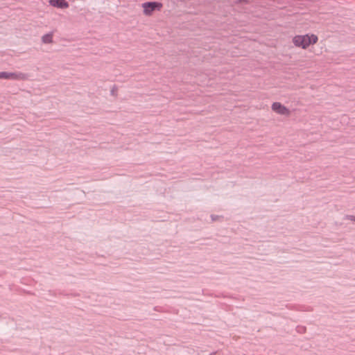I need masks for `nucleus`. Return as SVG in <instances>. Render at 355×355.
<instances>
[{"instance_id": "nucleus-1", "label": "nucleus", "mask_w": 355, "mask_h": 355, "mask_svg": "<svg viewBox=\"0 0 355 355\" xmlns=\"http://www.w3.org/2000/svg\"><path fill=\"white\" fill-rule=\"evenodd\" d=\"M318 37L315 34L296 35L292 38L293 45L302 49H308L311 45L315 44Z\"/></svg>"}, {"instance_id": "nucleus-2", "label": "nucleus", "mask_w": 355, "mask_h": 355, "mask_svg": "<svg viewBox=\"0 0 355 355\" xmlns=\"http://www.w3.org/2000/svg\"><path fill=\"white\" fill-rule=\"evenodd\" d=\"M143 14L146 16H151L155 12L160 11L162 4L159 2H145L141 4Z\"/></svg>"}, {"instance_id": "nucleus-3", "label": "nucleus", "mask_w": 355, "mask_h": 355, "mask_svg": "<svg viewBox=\"0 0 355 355\" xmlns=\"http://www.w3.org/2000/svg\"><path fill=\"white\" fill-rule=\"evenodd\" d=\"M271 110L277 114L284 116H289L291 113V110L287 107L279 102H274L271 105Z\"/></svg>"}, {"instance_id": "nucleus-4", "label": "nucleus", "mask_w": 355, "mask_h": 355, "mask_svg": "<svg viewBox=\"0 0 355 355\" xmlns=\"http://www.w3.org/2000/svg\"><path fill=\"white\" fill-rule=\"evenodd\" d=\"M0 79L24 80L27 79V76L25 73L21 72L10 73L3 71L0 72Z\"/></svg>"}, {"instance_id": "nucleus-5", "label": "nucleus", "mask_w": 355, "mask_h": 355, "mask_svg": "<svg viewBox=\"0 0 355 355\" xmlns=\"http://www.w3.org/2000/svg\"><path fill=\"white\" fill-rule=\"evenodd\" d=\"M49 6L58 9L64 10L69 7L67 0H48Z\"/></svg>"}, {"instance_id": "nucleus-6", "label": "nucleus", "mask_w": 355, "mask_h": 355, "mask_svg": "<svg viewBox=\"0 0 355 355\" xmlns=\"http://www.w3.org/2000/svg\"><path fill=\"white\" fill-rule=\"evenodd\" d=\"M52 35L51 34H46L44 35L42 38V42L46 44H49L52 42Z\"/></svg>"}, {"instance_id": "nucleus-7", "label": "nucleus", "mask_w": 355, "mask_h": 355, "mask_svg": "<svg viewBox=\"0 0 355 355\" xmlns=\"http://www.w3.org/2000/svg\"><path fill=\"white\" fill-rule=\"evenodd\" d=\"M348 218H349V219L353 220H354V221H355V217L350 216H349Z\"/></svg>"}]
</instances>
